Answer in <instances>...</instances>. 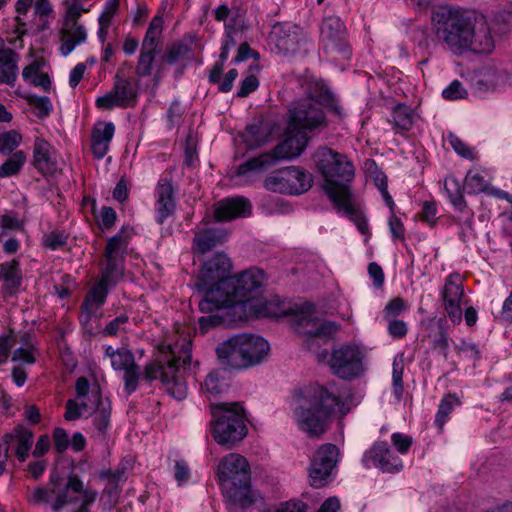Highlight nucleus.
<instances>
[{"instance_id":"nucleus-11","label":"nucleus","mask_w":512,"mask_h":512,"mask_svg":"<svg viewBox=\"0 0 512 512\" xmlns=\"http://www.w3.org/2000/svg\"><path fill=\"white\" fill-rule=\"evenodd\" d=\"M367 356V347L356 343L343 344L331 350L327 364L335 376L350 381L364 375Z\"/></svg>"},{"instance_id":"nucleus-19","label":"nucleus","mask_w":512,"mask_h":512,"mask_svg":"<svg viewBox=\"0 0 512 512\" xmlns=\"http://www.w3.org/2000/svg\"><path fill=\"white\" fill-rule=\"evenodd\" d=\"M321 43L327 52H336L343 58L350 56L347 30L337 16L325 17L320 27Z\"/></svg>"},{"instance_id":"nucleus-41","label":"nucleus","mask_w":512,"mask_h":512,"mask_svg":"<svg viewBox=\"0 0 512 512\" xmlns=\"http://www.w3.org/2000/svg\"><path fill=\"white\" fill-rule=\"evenodd\" d=\"M221 238V232L213 228L199 231L194 237V249L200 254H205L216 247Z\"/></svg>"},{"instance_id":"nucleus-22","label":"nucleus","mask_w":512,"mask_h":512,"mask_svg":"<svg viewBox=\"0 0 512 512\" xmlns=\"http://www.w3.org/2000/svg\"><path fill=\"white\" fill-rule=\"evenodd\" d=\"M199 309L202 313L207 314L198 320L201 334H206L211 329L222 326L224 323V293L220 290H208L199 303Z\"/></svg>"},{"instance_id":"nucleus-28","label":"nucleus","mask_w":512,"mask_h":512,"mask_svg":"<svg viewBox=\"0 0 512 512\" xmlns=\"http://www.w3.org/2000/svg\"><path fill=\"white\" fill-rule=\"evenodd\" d=\"M224 261L220 256L205 262L199 278L198 286L204 295L210 289L220 290L224 293Z\"/></svg>"},{"instance_id":"nucleus-10","label":"nucleus","mask_w":512,"mask_h":512,"mask_svg":"<svg viewBox=\"0 0 512 512\" xmlns=\"http://www.w3.org/2000/svg\"><path fill=\"white\" fill-rule=\"evenodd\" d=\"M69 491H82V480L77 475H70L65 480L58 472H52L47 486L34 488L28 499L33 504L50 503L52 510L59 512L68 503L76 501L69 496Z\"/></svg>"},{"instance_id":"nucleus-5","label":"nucleus","mask_w":512,"mask_h":512,"mask_svg":"<svg viewBox=\"0 0 512 512\" xmlns=\"http://www.w3.org/2000/svg\"><path fill=\"white\" fill-rule=\"evenodd\" d=\"M256 312V318L289 317L293 328L298 333L309 337L326 339L338 330L335 322L321 320L315 316L313 304H305L302 309L294 310L286 302L277 298L263 300L256 297Z\"/></svg>"},{"instance_id":"nucleus-2","label":"nucleus","mask_w":512,"mask_h":512,"mask_svg":"<svg viewBox=\"0 0 512 512\" xmlns=\"http://www.w3.org/2000/svg\"><path fill=\"white\" fill-rule=\"evenodd\" d=\"M192 344L184 340L181 344L163 342L154 360L147 363L142 374L135 363L131 368L123 370L124 388L128 394L136 391L139 379L147 382L161 381L169 394L177 400L187 395V385L183 374L190 368Z\"/></svg>"},{"instance_id":"nucleus-8","label":"nucleus","mask_w":512,"mask_h":512,"mask_svg":"<svg viewBox=\"0 0 512 512\" xmlns=\"http://www.w3.org/2000/svg\"><path fill=\"white\" fill-rule=\"evenodd\" d=\"M269 343L252 333H239L226 339V366L235 370L251 368L263 362Z\"/></svg>"},{"instance_id":"nucleus-1","label":"nucleus","mask_w":512,"mask_h":512,"mask_svg":"<svg viewBox=\"0 0 512 512\" xmlns=\"http://www.w3.org/2000/svg\"><path fill=\"white\" fill-rule=\"evenodd\" d=\"M431 21L438 41L455 55L467 51L488 53L493 49L485 17L475 10L442 5L433 11Z\"/></svg>"},{"instance_id":"nucleus-34","label":"nucleus","mask_w":512,"mask_h":512,"mask_svg":"<svg viewBox=\"0 0 512 512\" xmlns=\"http://www.w3.org/2000/svg\"><path fill=\"white\" fill-rule=\"evenodd\" d=\"M18 54L9 48L0 49V84L13 87L18 77Z\"/></svg>"},{"instance_id":"nucleus-37","label":"nucleus","mask_w":512,"mask_h":512,"mask_svg":"<svg viewBox=\"0 0 512 512\" xmlns=\"http://www.w3.org/2000/svg\"><path fill=\"white\" fill-rule=\"evenodd\" d=\"M499 80L498 73L493 67H481L477 69L471 78L474 90L478 94L494 91Z\"/></svg>"},{"instance_id":"nucleus-17","label":"nucleus","mask_w":512,"mask_h":512,"mask_svg":"<svg viewBox=\"0 0 512 512\" xmlns=\"http://www.w3.org/2000/svg\"><path fill=\"white\" fill-rule=\"evenodd\" d=\"M231 264L226 259V298L229 296L250 298L258 297V290L263 284L264 274L259 269H249L231 275Z\"/></svg>"},{"instance_id":"nucleus-55","label":"nucleus","mask_w":512,"mask_h":512,"mask_svg":"<svg viewBox=\"0 0 512 512\" xmlns=\"http://www.w3.org/2000/svg\"><path fill=\"white\" fill-rule=\"evenodd\" d=\"M403 364L402 362L394 361L392 370V384L393 394L397 401H400L403 397Z\"/></svg>"},{"instance_id":"nucleus-27","label":"nucleus","mask_w":512,"mask_h":512,"mask_svg":"<svg viewBox=\"0 0 512 512\" xmlns=\"http://www.w3.org/2000/svg\"><path fill=\"white\" fill-rule=\"evenodd\" d=\"M256 314V297L229 296V298H226V327L256 318Z\"/></svg>"},{"instance_id":"nucleus-47","label":"nucleus","mask_w":512,"mask_h":512,"mask_svg":"<svg viewBox=\"0 0 512 512\" xmlns=\"http://www.w3.org/2000/svg\"><path fill=\"white\" fill-rule=\"evenodd\" d=\"M27 160L22 150L14 152L2 165H0V178H7L18 174Z\"/></svg>"},{"instance_id":"nucleus-46","label":"nucleus","mask_w":512,"mask_h":512,"mask_svg":"<svg viewBox=\"0 0 512 512\" xmlns=\"http://www.w3.org/2000/svg\"><path fill=\"white\" fill-rule=\"evenodd\" d=\"M490 179L488 175L479 170H470L465 178V189L470 194H477L487 190Z\"/></svg>"},{"instance_id":"nucleus-6","label":"nucleus","mask_w":512,"mask_h":512,"mask_svg":"<svg viewBox=\"0 0 512 512\" xmlns=\"http://www.w3.org/2000/svg\"><path fill=\"white\" fill-rule=\"evenodd\" d=\"M128 244V237L124 236L123 231L108 239L105 249V261L100 276L87 293L83 302L85 309L88 310L90 307L98 308L102 306L106 301L109 290L115 287L123 278Z\"/></svg>"},{"instance_id":"nucleus-63","label":"nucleus","mask_w":512,"mask_h":512,"mask_svg":"<svg viewBox=\"0 0 512 512\" xmlns=\"http://www.w3.org/2000/svg\"><path fill=\"white\" fill-rule=\"evenodd\" d=\"M197 160V151H196V139L190 133L186 138V146H185V164L187 166H193Z\"/></svg>"},{"instance_id":"nucleus-31","label":"nucleus","mask_w":512,"mask_h":512,"mask_svg":"<svg viewBox=\"0 0 512 512\" xmlns=\"http://www.w3.org/2000/svg\"><path fill=\"white\" fill-rule=\"evenodd\" d=\"M274 127L270 122L259 121L248 125L235 139L236 144L243 143L248 148L254 149L266 144L272 137Z\"/></svg>"},{"instance_id":"nucleus-25","label":"nucleus","mask_w":512,"mask_h":512,"mask_svg":"<svg viewBox=\"0 0 512 512\" xmlns=\"http://www.w3.org/2000/svg\"><path fill=\"white\" fill-rule=\"evenodd\" d=\"M363 464L374 466L386 473L398 472L403 468L402 460L389 447L387 442H376L362 458Z\"/></svg>"},{"instance_id":"nucleus-9","label":"nucleus","mask_w":512,"mask_h":512,"mask_svg":"<svg viewBox=\"0 0 512 512\" xmlns=\"http://www.w3.org/2000/svg\"><path fill=\"white\" fill-rule=\"evenodd\" d=\"M226 494L232 504L241 508L251 505L255 500L251 490L249 463L237 453L226 455Z\"/></svg>"},{"instance_id":"nucleus-56","label":"nucleus","mask_w":512,"mask_h":512,"mask_svg":"<svg viewBox=\"0 0 512 512\" xmlns=\"http://www.w3.org/2000/svg\"><path fill=\"white\" fill-rule=\"evenodd\" d=\"M129 321V317L127 314H121L111 320L105 328L102 330V334L104 336H116L120 332L125 331L126 324Z\"/></svg>"},{"instance_id":"nucleus-15","label":"nucleus","mask_w":512,"mask_h":512,"mask_svg":"<svg viewBox=\"0 0 512 512\" xmlns=\"http://www.w3.org/2000/svg\"><path fill=\"white\" fill-rule=\"evenodd\" d=\"M76 399L66 402L64 418L73 421L81 418L86 413H91L96 405L104 400L101 396L98 384H90L87 378L79 377L75 384Z\"/></svg>"},{"instance_id":"nucleus-29","label":"nucleus","mask_w":512,"mask_h":512,"mask_svg":"<svg viewBox=\"0 0 512 512\" xmlns=\"http://www.w3.org/2000/svg\"><path fill=\"white\" fill-rule=\"evenodd\" d=\"M155 197L156 221L158 224H163L176 210L174 189L170 180L160 179L158 181Z\"/></svg>"},{"instance_id":"nucleus-40","label":"nucleus","mask_w":512,"mask_h":512,"mask_svg":"<svg viewBox=\"0 0 512 512\" xmlns=\"http://www.w3.org/2000/svg\"><path fill=\"white\" fill-rule=\"evenodd\" d=\"M104 356L110 359L111 366L116 371H123L135 364L134 354L126 348L114 349L106 346Z\"/></svg>"},{"instance_id":"nucleus-32","label":"nucleus","mask_w":512,"mask_h":512,"mask_svg":"<svg viewBox=\"0 0 512 512\" xmlns=\"http://www.w3.org/2000/svg\"><path fill=\"white\" fill-rule=\"evenodd\" d=\"M114 133L115 125L112 122L99 123L94 127L91 135V149L97 159H102L107 154Z\"/></svg>"},{"instance_id":"nucleus-48","label":"nucleus","mask_w":512,"mask_h":512,"mask_svg":"<svg viewBox=\"0 0 512 512\" xmlns=\"http://www.w3.org/2000/svg\"><path fill=\"white\" fill-rule=\"evenodd\" d=\"M21 343L22 345L13 351L11 360L20 365L34 364L36 361L34 355L35 348L30 343L28 334H24L21 337Z\"/></svg>"},{"instance_id":"nucleus-59","label":"nucleus","mask_w":512,"mask_h":512,"mask_svg":"<svg viewBox=\"0 0 512 512\" xmlns=\"http://www.w3.org/2000/svg\"><path fill=\"white\" fill-rule=\"evenodd\" d=\"M67 236L62 232L53 231L46 235L43 239L44 246L51 249L57 250L66 244Z\"/></svg>"},{"instance_id":"nucleus-21","label":"nucleus","mask_w":512,"mask_h":512,"mask_svg":"<svg viewBox=\"0 0 512 512\" xmlns=\"http://www.w3.org/2000/svg\"><path fill=\"white\" fill-rule=\"evenodd\" d=\"M338 455L339 450L337 446L330 443L324 444L315 452L309 470L312 486L320 488L328 482L336 465Z\"/></svg>"},{"instance_id":"nucleus-33","label":"nucleus","mask_w":512,"mask_h":512,"mask_svg":"<svg viewBox=\"0 0 512 512\" xmlns=\"http://www.w3.org/2000/svg\"><path fill=\"white\" fill-rule=\"evenodd\" d=\"M0 279L3 281V289L6 294H16L23 279L19 260L12 259L0 264Z\"/></svg>"},{"instance_id":"nucleus-57","label":"nucleus","mask_w":512,"mask_h":512,"mask_svg":"<svg viewBox=\"0 0 512 512\" xmlns=\"http://www.w3.org/2000/svg\"><path fill=\"white\" fill-rule=\"evenodd\" d=\"M224 58V45L220 48L219 61H217L210 72L209 80L212 83L218 84L219 91H224V80L223 77V64L222 59Z\"/></svg>"},{"instance_id":"nucleus-3","label":"nucleus","mask_w":512,"mask_h":512,"mask_svg":"<svg viewBox=\"0 0 512 512\" xmlns=\"http://www.w3.org/2000/svg\"><path fill=\"white\" fill-rule=\"evenodd\" d=\"M349 405L342 401L335 384L316 386L295 401L293 416L299 428L311 436H319L327 429L328 419L345 416Z\"/></svg>"},{"instance_id":"nucleus-42","label":"nucleus","mask_w":512,"mask_h":512,"mask_svg":"<svg viewBox=\"0 0 512 512\" xmlns=\"http://www.w3.org/2000/svg\"><path fill=\"white\" fill-rule=\"evenodd\" d=\"M93 414V425L95 429L104 434L110 424V416H111V403L108 399L102 400L99 405H96L94 410L91 412Z\"/></svg>"},{"instance_id":"nucleus-30","label":"nucleus","mask_w":512,"mask_h":512,"mask_svg":"<svg viewBox=\"0 0 512 512\" xmlns=\"http://www.w3.org/2000/svg\"><path fill=\"white\" fill-rule=\"evenodd\" d=\"M32 164L43 175L53 174L57 168L56 151L42 137H36L34 140Z\"/></svg>"},{"instance_id":"nucleus-26","label":"nucleus","mask_w":512,"mask_h":512,"mask_svg":"<svg viewBox=\"0 0 512 512\" xmlns=\"http://www.w3.org/2000/svg\"><path fill=\"white\" fill-rule=\"evenodd\" d=\"M34 434L31 429L18 425L10 433L5 434L0 451L3 449L5 458L8 457L10 446L14 448L15 455L20 462L26 461L33 446Z\"/></svg>"},{"instance_id":"nucleus-13","label":"nucleus","mask_w":512,"mask_h":512,"mask_svg":"<svg viewBox=\"0 0 512 512\" xmlns=\"http://www.w3.org/2000/svg\"><path fill=\"white\" fill-rule=\"evenodd\" d=\"M202 392L210 402V433L221 446L224 445V404L222 374L219 370L211 371L202 384Z\"/></svg>"},{"instance_id":"nucleus-54","label":"nucleus","mask_w":512,"mask_h":512,"mask_svg":"<svg viewBox=\"0 0 512 512\" xmlns=\"http://www.w3.org/2000/svg\"><path fill=\"white\" fill-rule=\"evenodd\" d=\"M28 104L37 110V116L40 118L47 117L53 109L50 99L46 96L30 95Z\"/></svg>"},{"instance_id":"nucleus-45","label":"nucleus","mask_w":512,"mask_h":512,"mask_svg":"<svg viewBox=\"0 0 512 512\" xmlns=\"http://www.w3.org/2000/svg\"><path fill=\"white\" fill-rule=\"evenodd\" d=\"M459 405L460 400L455 394H448L441 399L434 421L440 430L443 429L454 408Z\"/></svg>"},{"instance_id":"nucleus-7","label":"nucleus","mask_w":512,"mask_h":512,"mask_svg":"<svg viewBox=\"0 0 512 512\" xmlns=\"http://www.w3.org/2000/svg\"><path fill=\"white\" fill-rule=\"evenodd\" d=\"M305 98L289 110V123L300 131H313L327 126L323 105L333 101L332 93L322 80L306 78L302 83Z\"/></svg>"},{"instance_id":"nucleus-14","label":"nucleus","mask_w":512,"mask_h":512,"mask_svg":"<svg viewBox=\"0 0 512 512\" xmlns=\"http://www.w3.org/2000/svg\"><path fill=\"white\" fill-rule=\"evenodd\" d=\"M312 185L311 174L297 166H288L268 175L265 187L276 193L300 195Z\"/></svg>"},{"instance_id":"nucleus-53","label":"nucleus","mask_w":512,"mask_h":512,"mask_svg":"<svg viewBox=\"0 0 512 512\" xmlns=\"http://www.w3.org/2000/svg\"><path fill=\"white\" fill-rule=\"evenodd\" d=\"M467 96L468 91L459 80H453L442 90V97L448 101L465 99Z\"/></svg>"},{"instance_id":"nucleus-16","label":"nucleus","mask_w":512,"mask_h":512,"mask_svg":"<svg viewBox=\"0 0 512 512\" xmlns=\"http://www.w3.org/2000/svg\"><path fill=\"white\" fill-rule=\"evenodd\" d=\"M268 41L277 54L292 57L301 51L306 37L298 25L284 22L273 25Z\"/></svg>"},{"instance_id":"nucleus-61","label":"nucleus","mask_w":512,"mask_h":512,"mask_svg":"<svg viewBox=\"0 0 512 512\" xmlns=\"http://www.w3.org/2000/svg\"><path fill=\"white\" fill-rule=\"evenodd\" d=\"M185 108L178 101H173L167 111L168 123L171 127L178 126L182 121Z\"/></svg>"},{"instance_id":"nucleus-52","label":"nucleus","mask_w":512,"mask_h":512,"mask_svg":"<svg viewBox=\"0 0 512 512\" xmlns=\"http://www.w3.org/2000/svg\"><path fill=\"white\" fill-rule=\"evenodd\" d=\"M23 225V222L17 217L16 213L9 212L0 215V242L3 241L8 230H22Z\"/></svg>"},{"instance_id":"nucleus-24","label":"nucleus","mask_w":512,"mask_h":512,"mask_svg":"<svg viewBox=\"0 0 512 512\" xmlns=\"http://www.w3.org/2000/svg\"><path fill=\"white\" fill-rule=\"evenodd\" d=\"M441 297L449 319L453 323H460L463 314L462 302L464 298V288L459 274L452 273L447 276L441 291Z\"/></svg>"},{"instance_id":"nucleus-4","label":"nucleus","mask_w":512,"mask_h":512,"mask_svg":"<svg viewBox=\"0 0 512 512\" xmlns=\"http://www.w3.org/2000/svg\"><path fill=\"white\" fill-rule=\"evenodd\" d=\"M315 167L323 177V189L332 203L347 205L351 194V183L355 177L353 162L342 153L329 147H319L312 156Z\"/></svg>"},{"instance_id":"nucleus-64","label":"nucleus","mask_w":512,"mask_h":512,"mask_svg":"<svg viewBox=\"0 0 512 512\" xmlns=\"http://www.w3.org/2000/svg\"><path fill=\"white\" fill-rule=\"evenodd\" d=\"M388 225H389L390 233L392 235L393 240H395V241L396 240H404V238H405L404 225H403L402 221L397 216L392 214L389 217Z\"/></svg>"},{"instance_id":"nucleus-62","label":"nucleus","mask_w":512,"mask_h":512,"mask_svg":"<svg viewBox=\"0 0 512 512\" xmlns=\"http://www.w3.org/2000/svg\"><path fill=\"white\" fill-rule=\"evenodd\" d=\"M448 142L457 154L467 159L472 158L473 153L471 149L457 136L449 134Z\"/></svg>"},{"instance_id":"nucleus-50","label":"nucleus","mask_w":512,"mask_h":512,"mask_svg":"<svg viewBox=\"0 0 512 512\" xmlns=\"http://www.w3.org/2000/svg\"><path fill=\"white\" fill-rule=\"evenodd\" d=\"M157 54L158 53L154 51H149L142 48L140 49V54L135 69V73L137 74V76L147 77L151 75L153 64Z\"/></svg>"},{"instance_id":"nucleus-39","label":"nucleus","mask_w":512,"mask_h":512,"mask_svg":"<svg viewBox=\"0 0 512 512\" xmlns=\"http://www.w3.org/2000/svg\"><path fill=\"white\" fill-rule=\"evenodd\" d=\"M415 120L414 110L405 105L397 104L393 107L390 122L396 132H407L413 125Z\"/></svg>"},{"instance_id":"nucleus-49","label":"nucleus","mask_w":512,"mask_h":512,"mask_svg":"<svg viewBox=\"0 0 512 512\" xmlns=\"http://www.w3.org/2000/svg\"><path fill=\"white\" fill-rule=\"evenodd\" d=\"M444 189L453 206L456 209L463 210L465 208V201L462 194V188L458 180L452 176L447 177L444 181Z\"/></svg>"},{"instance_id":"nucleus-36","label":"nucleus","mask_w":512,"mask_h":512,"mask_svg":"<svg viewBox=\"0 0 512 512\" xmlns=\"http://www.w3.org/2000/svg\"><path fill=\"white\" fill-rule=\"evenodd\" d=\"M198 48L194 35H186L180 41L173 43L166 52V62L174 65L180 61L189 59L192 52Z\"/></svg>"},{"instance_id":"nucleus-60","label":"nucleus","mask_w":512,"mask_h":512,"mask_svg":"<svg viewBox=\"0 0 512 512\" xmlns=\"http://www.w3.org/2000/svg\"><path fill=\"white\" fill-rule=\"evenodd\" d=\"M391 441L399 454H406L412 445V438L409 435L399 432L391 435Z\"/></svg>"},{"instance_id":"nucleus-23","label":"nucleus","mask_w":512,"mask_h":512,"mask_svg":"<svg viewBox=\"0 0 512 512\" xmlns=\"http://www.w3.org/2000/svg\"><path fill=\"white\" fill-rule=\"evenodd\" d=\"M249 418L241 402H226V448L234 447L248 435Z\"/></svg>"},{"instance_id":"nucleus-58","label":"nucleus","mask_w":512,"mask_h":512,"mask_svg":"<svg viewBox=\"0 0 512 512\" xmlns=\"http://www.w3.org/2000/svg\"><path fill=\"white\" fill-rule=\"evenodd\" d=\"M119 10V2H106L102 13L99 16V25L111 26L112 20Z\"/></svg>"},{"instance_id":"nucleus-38","label":"nucleus","mask_w":512,"mask_h":512,"mask_svg":"<svg viewBox=\"0 0 512 512\" xmlns=\"http://www.w3.org/2000/svg\"><path fill=\"white\" fill-rule=\"evenodd\" d=\"M164 20L160 12L156 14L148 25L141 48L159 53L162 43Z\"/></svg>"},{"instance_id":"nucleus-35","label":"nucleus","mask_w":512,"mask_h":512,"mask_svg":"<svg viewBox=\"0 0 512 512\" xmlns=\"http://www.w3.org/2000/svg\"><path fill=\"white\" fill-rule=\"evenodd\" d=\"M45 62L40 59H34L29 65L22 70L24 81L40 87L43 91L49 93L51 90V79L46 72L43 71Z\"/></svg>"},{"instance_id":"nucleus-43","label":"nucleus","mask_w":512,"mask_h":512,"mask_svg":"<svg viewBox=\"0 0 512 512\" xmlns=\"http://www.w3.org/2000/svg\"><path fill=\"white\" fill-rule=\"evenodd\" d=\"M226 221L238 217H246L251 213L250 202L243 197L226 198Z\"/></svg>"},{"instance_id":"nucleus-12","label":"nucleus","mask_w":512,"mask_h":512,"mask_svg":"<svg viewBox=\"0 0 512 512\" xmlns=\"http://www.w3.org/2000/svg\"><path fill=\"white\" fill-rule=\"evenodd\" d=\"M308 141L309 138L304 131H300L289 123L284 139L271 153H264L249 160L244 167L246 170H263L278 160L296 158L305 150Z\"/></svg>"},{"instance_id":"nucleus-20","label":"nucleus","mask_w":512,"mask_h":512,"mask_svg":"<svg viewBox=\"0 0 512 512\" xmlns=\"http://www.w3.org/2000/svg\"><path fill=\"white\" fill-rule=\"evenodd\" d=\"M137 90L132 82L120 76L115 77L113 88L105 95L96 99L97 108L111 110L115 107L128 108L135 106Z\"/></svg>"},{"instance_id":"nucleus-44","label":"nucleus","mask_w":512,"mask_h":512,"mask_svg":"<svg viewBox=\"0 0 512 512\" xmlns=\"http://www.w3.org/2000/svg\"><path fill=\"white\" fill-rule=\"evenodd\" d=\"M344 201V198H343ZM345 202L347 205H341L340 203H333L339 212L347 215L357 226L358 230L365 234L368 230V223L366 218L355 208L352 202V195L346 197Z\"/></svg>"},{"instance_id":"nucleus-18","label":"nucleus","mask_w":512,"mask_h":512,"mask_svg":"<svg viewBox=\"0 0 512 512\" xmlns=\"http://www.w3.org/2000/svg\"><path fill=\"white\" fill-rule=\"evenodd\" d=\"M78 2H73L67 7L66 16L61 29L60 52L68 56L77 46L85 43L87 39L86 28L78 22L82 12Z\"/></svg>"},{"instance_id":"nucleus-51","label":"nucleus","mask_w":512,"mask_h":512,"mask_svg":"<svg viewBox=\"0 0 512 512\" xmlns=\"http://www.w3.org/2000/svg\"><path fill=\"white\" fill-rule=\"evenodd\" d=\"M22 142V135L16 130L0 134V153L10 155Z\"/></svg>"}]
</instances>
